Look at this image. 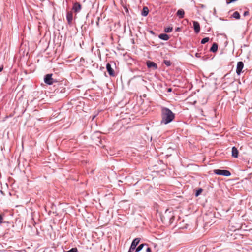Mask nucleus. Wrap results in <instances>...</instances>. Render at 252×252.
<instances>
[{
  "mask_svg": "<svg viewBox=\"0 0 252 252\" xmlns=\"http://www.w3.org/2000/svg\"><path fill=\"white\" fill-rule=\"evenodd\" d=\"M161 123L167 124L172 122L175 118V114L167 107L161 108Z\"/></svg>",
  "mask_w": 252,
  "mask_h": 252,
  "instance_id": "nucleus-1",
  "label": "nucleus"
},
{
  "mask_svg": "<svg viewBox=\"0 0 252 252\" xmlns=\"http://www.w3.org/2000/svg\"><path fill=\"white\" fill-rule=\"evenodd\" d=\"M52 74H47L45 75L44 78V82L49 85L53 84L54 82H57V80L52 78Z\"/></svg>",
  "mask_w": 252,
  "mask_h": 252,
  "instance_id": "nucleus-2",
  "label": "nucleus"
},
{
  "mask_svg": "<svg viewBox=\"0 0 252 252\" xmlns=\"http://www.w3.org/2000/svg\"><path fill=\"white\" fill-rule=\"evenodd\" d=\"M214 173L219 175H222L224 176H229L231 173L227 170L215 169L213 171Z\"/></svg>",
  "mask_w": 252,
  "mask_h": 252,
  "instance_id": "nucleus-3",
  "label": "nucleus"
},
{
  "mask_svg": "<svg viewBox=\"0 0 252 252\" xmlns=\"http://www.w3.org/2000/svg\"><path fill=\"white\" fill-rule=\"evenodd\" d=\"M82 9V5L81 4L78 2H76L73 3V5L72 7V10L76 13H79Z\"/></svg>",
  "mask_w": 252,
  "mask_h": 252,
  "instance_id": "nucleus-4",
  "label": "nucleus"
},
{
  "mask_svg": "<svg viewBox=\"0 0 252 252\" xmlns=\"http://www.w3.org/2000/svg\"><path fill=\"white\" fill-rule=\"evenodd\" d=\"M244 67V63L242 61H239L237 63L236 68V73L239 75L242 72V70Z\"/></svg>",
  "mask_w": 252,
  "mask_h": 252,
  "instance_id": "nucleus-5",
  "label": "nucleus"
},
{
  "mask_svg": "<svg viewBox=\"0 0 252 252\" xmlns=\"http://www.w3.org/2000/svg\"><path fill=\"white\" fill-rule=\"evenodd\" d=\"M106 69L110 76H115V71L109 63H107L106 64Z\"/></svg>",
  "mask_w": 252,
  "mask_h": 252,
  "instance_id": "nucleus-6",
  "label": "nucleus"
},
{
  "mask_svg": "<svg viewBox=\"0 0 252 252\" xmlns=\"http://www.w3.org/2000/svg\"><path fill=\"white\" fill-rule=\"evenodd\" d=\"M140 241V238H135L132 242V243L130 247V248H131V249L135 250V248H136V246L139 243Z\"/></svg>",
  "mask_w": 252,
  "mask_h": 252,
  "instance_id": "nucleus-7",
  "label": "nucleus"
},
{
  "mask_svg": "<svg viewBox=\"0 0 252 252\" xmlns=\"http://www.w3.org/2000/svg\"><path fill=\"white\" fill-rule=\"evenodd\" d=\"M146 63L147 67L149 68H153V69L155 70L157 69L158 68L157 64L153 62L148 61Z\"/></svg>",
  "mask_w": 252,
  "mask_h": 252,
  "instance_id": "nucleus-8",
  "label": "nucleus"
},
{
  "mask_svg": "<svg viewBox=\"0 0 252 252\" xmlns=\"http://www.w3.org/2000/svg\"><path fill=\"white\" fill-rule=\"evenodd\" d=\"M66 91L65 88L63 86H59L55 90V93L56 94H60L64 93Z\"/></svg>",
  "mask_w": 252,
  "mask_h": 252,
  "instance_id": "nucleus-9",
  "label": "nucleus"
},
{
  "mask_svg": "<svg viewBox=\"0 0 252 252\" xmlns=\"http://www.w3.org/2000/svg\"><path fill=\"white\" fill-rule=\"evenodd\" d=\"M66 19L67 21V23L69 25H71L72 24V20H73V13L72 12L68 11L66 14Z\"/></svg>",
  "mask_w": 252,
  "mask_h": 252,
  "instance_id": "nucleus-10",
  "label": "nucleus"
},
{
  "mask_svg": "<svg viewBox=\"0 0 252 252\" xmlns=\"http://www.w3.org/2000/svg\"><path fill=\"white\" fill-rule=\"evenodd\" d=\"M193 28L196 33L199 32L200 30V24L197 21L193 22Z\"/></svg>",
  "mask_w": 252,
  "mask_h": 252,
  "instance_id": "nucleus-11",
  "label": "nucleus"
},
{
  "mask_svg": "<svg viewBox=\"0 0 252 252\" xmlns=\"http://www.w3.org/2000/svg\"><path fill=\"white\" fill-rule=\"evenodd\" d=\"M158 38L164 41H167L169 39V36L165 33H162L158 35Z\"/></svg>",
  "mask_w": 252,
  "mask_h": 252,
  "instance_id": "nucleus-12",
  "label": "nucleus"
},
{
  "mask_svg": "<svg viewBox=\"0 0 252 252\" xmlns=\"http://www.w3.org/2000/svg\"><path fill=\"white\" fill-rule=\"evenodd\" d=\"M238 150L235 147H233L232 148V156L234 158H237L238 156Z\"/></svg>",
  "mask_w": 252,
  "mask_h": 252,
  "instance_id": "nucleus-13",
  "label": "nucleus"
},
{
  "mask_svg": "<svg viewBox=\"0 0 252 252\" xmlns=\"http://www.w3.org/2000/svg\"><path fill=\"white\" fill-rule=\"evenodd\" d=\"M176 15L179 18H183L184 17L185 12L182 9H179L176 13Z\"/></svg>",
  "mask_w": 252,
  "mask_h": 252,
  "instance_id": "nucleus-14",
  "label": "nucleus"
},
{
  "mask_svg": "<svg viewBox=\"0 0 252 252\" xmlns=\"http://www.w3.org/2000/svg\"><path fill=\"white\" fill-rule=\"evenodd\" d=\"M218 45L216 43H214L210 49V51L213 53L216 52L218 50Z\"/></svg>",
  "mask_w": 252,
  "mask_h": 252,
  "instance_id": "nucleus-15",
  "label": "nucleus"
},
{
  "mask_svg": "<svg viewBox=\"0 0 252 252\" xmlns=\"http://www.w3.org/2000/svg\"><path fill=\"white\" fill-rule=\"evenodd\" d=\"M148 244L146 243H142L139 245L137 247L135 248V252H140L144 246H148Z\"/></svg>",
  "mask_w": 252,
  "mask_h": 252,
  "instance_id": "nucleus-16",
  "label": "nucleus"
},
{
  "mask_svg": "<svg viewBox=\"0 0 252 252\" xmlns=\"http://www.w3.org/2000/svg\"><path fill=\"white\" fill-rule=\"evenodd\" d=\"M149 13V9L147 7H144L141 13V14L143 16H146Z\"/></svg>",
  "mask_w": 252,
  "mask_h": 252,
  "instance_id": "nucleus-17",
  "label": "nucleus"
},
{
  "mask_svg": "<svg viewBox=\"0 0 252 252\" xmlns=\"http://www.w3.org/2000/svg\"><path fill=\"white\" fill-rule=\"evenodd\" d=\"M232 17L236 19H239L240 18V15L238 11H235L232 15Z\"/></svg>",
  "mask_w": 252,
  "mask_h": 252,
  "instance_id": "nucleus-18",
  "label": "nucleus"
},
{
  "mask_svg": "<svg viewBox=\"0 0 252 252\" xmlns=\"http://www.w3.org/2000/svg\"><path fill=\"white\" fill-rule=\"evenodd\" d=\"M209 40V37H205V38H203L201 41V43L202 44H205L206 43H207V42H208Z\"/></svg>",
  "mask_w": 252,
  "mask_h": 252,
  "instance_id": "nucleus-19",
  "label": "nucleus"
},
{
  "mask_svg": "<svg viewBox=\"0 0 252 252\" xmlns=\"http://www.w3.org/2000/svg\"><path fill=\"white\" fill-rule=\"evenodd\" d=\"M203 189L201 188L199 189L198 190H197L195 192V196L197 197L202 192Z\"/></svg>",
  "mask_w": 252,
  "mask_h": 252,
  "instance_id": "nucleus-20",
  "label": "nucleus"
},
{
  "mask_svg": "<svg viewBox=\"0 0 252 252\" xmlns=\"http://www.w3.org/2000/svg\"><path fill=\"white\" fill-rule=\"evenodd\" d=\"M172 30H173L172 27H169L165 28L164 29V32H165L168 33V32H171Z\"/></svg>",
  "mask_w": 252,
  "mask_h": 252,
  "instance_id": "nucleus-21",
  "label": "nucleus"
},
{
  "mask_svg": "<svg viewBox=\"0 0 252 252\" xmlns=\"http://www.w3.org/2000/svg\"><path fill=\"white\" fill-rule=\"evenodd\" d=\"M78 252V249H77V248H72L70 250H69L65 252Z\"/></svg>",
  "mask_w": 252,
  "mask_h": 252,
  "instance_id": "nucleus-22",
  "label": "nucleus"
},
{
  "mask_svg": "<svg viewBox=\"0 0 252 252\" xmlns=\"http://www.w3.org/2000/svg\"><path fill=\"white\" fill-rule=\"evenodd\" d=\"M164 63L167 66H169L171 64V63L170 62V61L167 60H164Z\"/></svg>",
  "mask_w": 252,
  "mask_h": 252,
  "instance_id": "nucleus-23",
  "label": "nucleus"
},
{
  "mask_svg": "<svg viewBox=\"0 0 252 252\" xmlns=\"http://www.w3.org/2000/svg\"><path fill=\"white\" fill-rule=\"evenodd\" d=\"M3 216L1 214H0V224H1L2 223H3Z\"/></svg>",
  "mask_w": 252,
  "mask_h": 252,
  "instance_id": "nucleus-24",
  "label": "nucleus"
},
{
  "mask_svg": "<svg viewBox=\"0 0 252 252\" xmlns=\"http://www.w3.org/2000/svg\"><path fill=\"white\" fill-rule=\"evenodd\" d=\"M249 11H246L244 12V13L243 14V16L245 17V16L249 15Z\"/></svg>",
  "mask_w": 252,
  "mask_h": 252,
  "instance_id": "nucleus-25",
  "label": "nucleus"
},
{
  "mask_svg": "<svg viewBox=\"0 0 252 252\" xmlns=\"http://www.w3.org/2000/svg\"><path fill=\"white\" fill-rule=\"evenodd\" d=\"M146 252H152L151 249L150 247H147L146 249Z\"/></svg>",
  "mask_w": 252,
  "mask_h": 252,
  "instance_id": "nucleus-26",
  "label": "nucleus"
},
{
  "mask_svg": "<svg viewBox=\"0 0 252 252\" xmlns=\"http://www.w3.org/2000/svg\"><path fill=\"white\" fill-rule=\"evenodd\" d=\"M180 30H181V29H180V28H179V27H178V28H177L176 29V32H179V31H180Z\"/></svg>",
  "mask_w": 252,
  "mask_h": 252,
  "instance_id": "nucleus-27",
  "label": "nucleus"
},
{
  "mask_svg": "<svg viewBox=\"0 0 252 252\" xmlns=\"http://www.w3.org/2000/svg\"><path fill=\"white\" fill-rule=\"evenodd\" d=\"M133 250H134V249H131V248H129L128 252H132Z\"/></svg>",
  "mask_w": 252,
  "mask_h": 252,
  "instance_id": "nucleus-28",
  "label": "nucleus"
},
{
  "mask_svg": "<svg viewBox=\"0 0 252 252\" xmlns=\"http://www.w3.org/2000/svg\"><path fill=\"white\" fill-rule=\"evenodd\" d=\"M172 91L171 88H168V92H171Z\"/></svg>",
  "mask_w": 252,
  "mask_h": 252,
  "instance_id": "nucleus-29",
  "label": "nucleus"
},
{
  "mask_svg": "<svg viewBox=\"0 0 252 252\" xmlns=\"http://www.w3.org/2000/svg\"><path fill=\"white\" fill-rule=\"evenodd\" d=\"M3 69V66L0 67V72L2 71Z\"/></svg>",
  "mask_w": 252,
  "mask_h": 252,
  "instance_id": "nucleus-30",
  "label": "nucleus"
},
{
  "mask_svg": "<svg viewBox=\"0 0 252 252\" xmlns=\"http://www.w3.org/2000/svg\"><path fill=\"white\" fill-rule=\"evenodd\" d=\"M150 33H153V34H154V32H153V31H150Z\"/></svg>",
  "mask_w": 252,
  "mask_h": 252,
  "instance_id": "nucleus-31",
  "label": "nucleus"
}]
</instances>
